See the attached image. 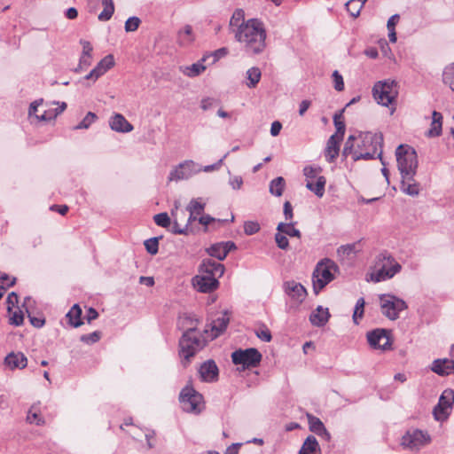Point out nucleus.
Segmentation results:
<instances>
[{"label": "nucleus", "instance_id": "2", "mask_svg": "<svg viewBox=\"0 0 454 454\" xmlns=\"http://www.w3.org/2000/svg\"><path fill=\"white\" fill-rule=\"evenodd\" d=\"M383 137L381 134L365 132L357 137L350 135L344 145L342 156H350L354 161L360 160H369L376 156L380 159L382 165H385L381 158Z\"/></svg>", "mask_w": 454, "mask_h": 454}, {"label": "nucleus", "instance_id": "58", "mask_svg": "<svg viewBox=\"0 0 454 454\" xmlns=\"http://www.w3.org/2000/svg\"><path fill=\"white\" fill-rule=\"evenodd\" d=\"M260 231V225L256 222H246L244 224V231L247 235H253Z\"/></svg>", "mask_w": 454, "mask_h": 454}, {"label": "nucleus", "instance_id": "15", "mask_svg": "<svg viewBox=\"0 0 454 454\" xmlns=\"http://www.w3.org/2000/svg\"><path fill=\"white\" fill-rule=\"evenodd\" d=\"M453 403L454 391L452 389H445L442 393L437 405L434 408L433 414L434 419L437 421L447 419Z\"/></svg>", "mask_w": 454, "mask_h": 454}, {"label": "nucleus", "instance_id": "47", "mask_svg": "<svg viewBox=\"0 0 454 454\" xmlns=\"http://www.w3.org/2000/svg\"><path fill=\"white\" fill-rule=\"evenodd\" d=\"M154 223L160 227L168 228L171 225V218L167 213H160L153 216Z\"/></svg>", "mask_w": 454, "mask_h": 454}, {"label": "nucleus", "instance_id": "33", "mask_svg": "<svg viewBox=\"0 0 454 454\" xmlns=\"http://www.w3.org/2000/svg\"><path fill=\"white\" fill-rule=\"evenodd\" d=\"M309 428L312 432L319 436H325L327 440L330 439V434L319 419L313 416H309Z\"/></svg>", "mask_w": 454, "mask_h": 454}, {"label": "nucleus", "instance_id": "48", "mask_svg": "<svg viewBox=\"0 0 454 454\" xmlns=\"http://www.w3.org/2000/svg\"><path fill=\"white\" fill-rule=\"evenodd\" d=\"M32 301L31 298L30 297H27L25 299V302L23 304L24 307H26V311L28 315V317H29V320H30V323L35 326V327H42L43 325H44V319L43 318H40V317H32L30 312H29V309L27 308V305Z\"/></svg>", "mask_w": 454, "mask_h": 454}, {"label": "nucleus", "instance_id": "54", "mask_svg": "<svg viewBox=\"0 0 454 454\" xmlns=\"http://www.w3.org/2000/svg\"><path fill=\"white\" fill-rule=\"evenodd\" d=\"M141 23V20L137 17H130L125 22V31L126 32H134L136 31L139 25Z\"/></svg>", "mask_w": 454, "mask_h": 454}, {"label": "nucleus", "instance_id": "31", "mask_svg": "<svg viewBox=\"0 0 454 454\" xmlns=\"http://www.w3.org/2000/svg\"><path fill=\"white\" fill-rule=\"evenodd\" d=\"M358 251L357 243L346 244L337 249V255L344 261L355 257Z\"/></svg>", "mask_w": 454, "mask_h": 454}, {"label": "nucleus", "instance_id": "44", "mask_svg": "<svg viewBox=\"0 0 454 454\" xmlns=\"http://www.w3.org/2000/svg\"><path fill=\"white\" fill-rule=\"evenodd\" d=\"M364 304L365 301L363 297L359 298L356 301L353 313V321L356 325L358 324L359 319H361L364 317Z\"/></svg>", "mask_w": 454, "mask_h": 454}, {"label": "nucleus", "instance_id": "24", "mask_svg": "<svg viewBox=\"0 0 454 454\" xmlns=\"http://www.w3.org/2000/svg\"><path fill=\"white\" fill-rule=\"evenodd\" d=\"M342 139L337 137V136H331L326 143L325 149V157L327 162H333L339 155L340 145Z\"/></svg>", "mask_w": 454, "mask_h": 454}, {"label": "nucleus", "instance_id": "38", "mask_svg": "<svg viewBox=\"0 0 454 454\" xmlns=\"http://www.w3.org/2000/svg\"><path fill=\"white\" fill-rule=\"evenodd\" d=\"M103 11L98 14V20L101 21L109 20L114 12V4L113 0H102Z\"/></svg>", "mask_w": 454, "mask_h": 454}, {"label": "nucleus", "instance_id": "61", "mask_svg": "<svg viewBox=\"0 0 454 454\" xmlns=\"http://www.w3.org/2000/svg\"><path fill=\"white\" fill-rule=\"evenodd\" d=\"M226 157H227V153L224 154L223 157L222 159H220L216 163L202 167V171H204V172H212V171L219 169L220 167L222 166L223 162V160Z\"/></svg>", "mask_w": 454, "mask_h": 454}, {"label": "nucleus", "instance_id": "59", "mask_svg": "<svg viewBox=\"0 0 454 454\" xmlns=\"http://www.w3.org/2000/svg\"><path fill=\"white\" fill-rule=\"evenodd\" d=\"M217 105V100L212 98H206L200 101V107L204 111L212 109Z\"/></svg>", "mask_w": 454, "mask_h": 454}, {"label": "nucleus", "instance_id": "36", "mask_svg": "<svg viewBox=\"0 0 454 454\" xmlns=\"http://www.w3.org/2000/svg\"><path fill=\"white\" fill-rule=\"evenodd\" d=\"M277 231L284 233L286 236L301 238V231L294 227V223H279Z\"/></svg>", "mask_w": 454, "mask_h": 454}, {"label": "nucleus", "instance_id": "20", "mask_svg": "<svg viewBox=\"0 0 454 454\" xmlns=\"http://www.w3.org/2000/svg\"><path fill=\"white\" fill-rule=\"evenodd\" d=\"M237 247L232 241L219 242L213 244L207 249V253L213 257L223 261L226 258L230 251L236 249Z\"/></svg>", "mask_w": 454, "mask_h": 454}, {"label": "nucleus", "instance_id": "10", "mask_svg": "<svg viewBox=\"0 0 454 454\" xmlns=\"http://www.w3.org/2000/svg\"><path fill=\"white\" fill-rule=\"evenodd\" d=\"M380 301L382 314L390 320H396L399 317L400 312L408 308L403 299L393 294H381Z\"/></svg>", "mask_w": 454, "mask_h": 454}, {"label": "nucleus", "instance_id": "23", "mask_svg": "<svg viewBox=\"0 0 454 454\" xmlns=\"http://www.w3.org/2000/svg\"><path fill=\"white\" fill-rule=\"evenodd\" d=\"M110 128L119 133H128L133 130V126L121 114H114L109 120Z\"/></svg>", "mask_w": 454, "mask_h": 454}, {"label": "nucleus", "instance_id": "27", "mask_svg": "<svg viewBox=\"0 0 454 454\" xmlns=\"http://www.w3.org/2000/svg\"><path fill=\"white\" fill-rule=\"evenodd\" d=\"M207 61V57H202L198 62L190 66L180 67V71L186 76L193 78L202 74L207 67L204 63Z\"/></svg>", "mask_w": 454, "mask_h": 454}, {"label": "nucleus", "instance_id": "51", "mask_svg": "<svg viewBox=\"0 0 454 454\" xmlns=\"http://www.w3.org/2000/svg\"><path fill=\"white\" fill-rule=\"evenodd\" d=\"M101 338V333L95 331L93 333L83 334L81 336V340L86 344H93L98 342Z\"/></svg>", "mask_w": 454, "mask_h": 454}, {"label": "nucleus", "instance_id": "32", "mask_svg": "<svg viewBox=\"0 0 454 454\" xmlns=\"http://www.w3.org/2000/svg\"><path fill=\"white\" fill-rule=\"evenodd\" d=\"M194 39L195 37L191 25H185L178 31L177 40L180 45L188 46L194 41Z\"/></svg>", "mask_w": 454, "mask_h": 454}, {"label": "nucleus", "instance_id": "63", "mask_svg": "<svg viewBox=\"0 0 454 454\" xmlns=\"http://www.w3.org/2000/svg\"><path fill=\"white\" fill-rule=\"evenodd\" d=\"M19 297L15 293H11L7 297L8 312H11L12 308L18 304Z\"/></svg>", "mask_w": 454, "mask_h": 454}, {"label": "nucleus", "instance_id": "42", "mask_svg": "<svg viewBox=\"0 0 454 454\" xmlns=\"http://www.w3.org/2000/svg\"><path fill=\"white\" fill-rule=\"evenodd\" d=\"M205 209V203L201 202V199H192L188 204L186 210L192 215H200Z\"/></svg>", "mask_w": 454, "mask_h": 454}, {"label": "nucleus", "instance_id": "5", "mask_svg": "<svg viewBox=\"0 0 454 454\" xmlns=\"http://www.w3.org/2000/svg\"><path fill=\"white\" fill-rule=\"evenodd\" d=\"M402 266L387 252L380 253L375 260L374 270L371 273V279L373 282H382L392 278L400 272Z\"/></svg>", "mask_w": 454, "mask_h": 454}, {"label": "nucleus", "instance_id": "39", "mask_svg": "<svg viewBox=\"0 0 454 454\" xmlns=\"http://www.w3.org/2000/svg\"><path fill=\"white\" fill-rule=\"evenodd\" d=\"M262 76L261 70L258 67H251L247 71V86L254 88L260 82Z\"/></svg>", "mask_w": 454, "mask_h": 454}, {"label": "nucleus", "instance_id": "41", "mask_svg": "<svg viewBox=\"0 0 454 454\" xmlns=\"http://www.w3.org/2000/svg\"><path fill=\"white\" fill-rule=\"evenodd\" d=\"M442 81L454 91V62L444 68Z\"/></svg>", "mask_w": 454, "mask_h": 454}, {"label": "nucleus", "instance_id": "13", "mask_svg": "<svg viewBox=\"0 0 454 454\" xmlns=\"http://www.w3.org/2000/svg\"><path fill=\"white\" fill-rule=\"evenodd\" d=\"M431 442V437L427 432L411 428L409 429L402 437L401 444L404 449L410 450H419Z\"/></svg>", "mask_w": 454, "mask_h": 454}, {"label": "nucleus", "instance_id": "57", "mask_svg": "<svg viewBox=\"0 0 454 454\" xmlns=\"http://www.w3.org/2000/svg\"><path fill=\"white\" fill-rule=\"evenodd\" d=\"M332 77H333L334 89L337 91H342L344 90V81H343L341 74L337 70H335L333 73Z\"/></svg>", "mask_w": 454, "mask_h": 454}, {"label": "nucleus", "instance_id": "37", "mask_svg": "<svg viewBox=\"0 0 454 454\" xmlns=\"http://www.w3.org/2000/svg\"><path fill=\"white\" fill-rule=\"evenodd\" d=\"M286 186V181L282 176H278L270 183V192L276 196L280 197L283 194Z\"/></svg>", "mask_w": 454, "mask_h": 454}, {"label": "nucleus", "instance_id": "17", "mask_svg": "<svg viewBox=\"0 0 454 454\" xmlns=\"http://www.w3.org/2000/svg\"><path fill=\"white\" fill-rule=\"evenodd\" d=\"M114 66V56L109 54L103 58L97 66L83 77L84 81H88V86L90 83H94L99 77L105 74L108 70H110Z\"/></svg>", "mask_w": 454, "mask_h": 454}, {"label": "nucleus", "instance_id": "28", "mask_svg": "<svg viewBox=\"0 0 454 454\" xmlns=\"http://www.w3.org/2000/svg\"><path fill=\"white\" fill-rule=\"evenodd\" d=\"M298 454H321V449L316 437L309 435L303 442Z\"/></svg>", "mask_w": 454, "mask_h": 454}, {"label": "nucleus", "instance_id": "4", "mask_svg": "<svg viewBox=\"0 0 454 454\" xmlns=\"http://www.w3.org/2000/svg\"><path fill=\"white\" fill-rule=\"evenodd\" d=\"M191 320V325L185 329L179 340V357L184 367L190 364L192 358L200 351L207 343L203 334L196 329V322L186 317L184 322Z\"/></svg>", "mask_w": 454, "mask_h": 454}, {"label": "nucleus", "instance_id": "21", "mask_svg": "<svg viewBox=\"0 0 454 454\" xmlns=\"http://www.w3.org/2000/svg\"><path fill=\"white\" fill-rule=\"evenodd\" d=\"M430 369L440 376L454 374V360L448 358L435 359L433 361Z\"/></svg>", "mask_w": 454, "mask_h": 454}, {"label": "nucleus", "instance_id": "50", "mask_svg": "<svg viewBox=\"0 0 454 454\" xmlns=\"http://www.w3.org/2000/svg\"><path fill=\"white\" fill-rule=\"evenodd\" d=\"M27 421L30 424H35L37 426L43 425L44 423L43 419H41L39 412L34 410L32 407L27 415Z\"/></svg>", "mask_w": 454, "mask_h": 454}, {"label": "nucleus", "instance_id": "18", "mask_svg": "<svg viewBox=\"0 0 454 454\" xmlns=\"http://www.w3.org/2000/svg\"><path fill=\"white\" fill-rule=\"evenodd\" d=\"M200 378L205 382H215L218 379L219 370L214 360L204 362L199 368Z\"/></svg>", "mask_w": 454, "mask_h": 454}, {"label": "nucleus", "instance_id": "30", "mask_svg": "<svg viewBox=\"0 0 454 454\" xmlns=\"http://www.w3.org/2000/svg\"><path fill=\"white\" fill-rule=\"evenodd\" d=\"M442 115L437 111L432 114V122L430 129L427 132L428 137H436L442 134Z\"/></svg>", "mask_w": 454, "mask_h": 454}, {"label": "nucleus", "instance_id": "22", "mask_svg": "<svg viewBox=\"0 0 454 454\" xmlns=\"http://www.w3.org/2000/svg\"><path fill=\"white\" fill-rule=\"evenodd\" d=\"M229 321L230 317L227 311L222 312L218 317L212 320L210 329L211 340L215 339L226 330Z\"/></svg>", "mask_w": 454, "mask_h": 454}, {"label": "nucleus", "instance_id": "46", "mask_svg": "<svg viewBox=\"0 0 454 454\" xmlns=\"http://www.w3.org/2000/svg\"><path fill=\"white\" fill-rule=\"evenodd\" d=\"M96 120H97V115L92 112H89L84 116V118L82 120V121L78 125H76L74 129H88Z\"/></svg>", "mask_w": 454, "mask_h": 454}, {"label": "nucleus", "instance_id": "3", "mask_svg": "<svg viewBox=\"0 0 454 454\" xmlns=\"http://www.w3.org/2000/svg\"><path fill=\"white\" fill-rule=\"evenodd\" d=\"M224 265L212 259H204L200 265L199 275L192 278L194 288L200 293H211L219 286L218 278L224 273Z\"/></svg>", "mask_w": 454, "mask_h": 454}, {"label": "nucleus", "instance_id": "34", "mask_svg": "<svg viewBox=\"0 0 454 454\" xmlns=\"http://www.w3.org/2000/svg\"><path fill=\"white\" fill-rule=\"evenodd\" d=\"M172 221H171V232L174 234H187L188 231V224H184V226H181L179 223V213H178V206L176 203L175 210L171 212Z\"/></svg>", "mask_w": 454, "mask_h": 454}, {"label": "nucleus", "instance_id": "49", "mask_svg": "<svg viewBox=\"0 0 454 454\" xmlns=\"http://www.w3.org/2000/svg\"><path fill=\"white\" fill-rule=\"evenodd\" d=\"M146 251L150 254H156L159 250V239L158 238H151L145 241L144 243Z\"/></svg>", "mask_w": 454, "mask_h": 454}, {"label": "nucleus", "instance_id": "29", "mask_svg": "<svg viewBox=\"0 0 454 454\" xmlns=\"http://www.w3.org/2000/svg\"><path fill=\"white\" fill-rule=\"evenodd\" d=\"M330 314L328 312V309H324L323 307L318 306L311 313L309 320L313 325L323 326L327 323Z\"/></svg>", "mask_w": 454, "mask_h": 454}, {"label": "nucleus", "instance_id": "6", "mask_svg": "<svg viewBox=\"0 0 454 454\" xmlns=\"http://www.w3.org/2000/svg\"><path fill=\"white\" fill-rule=\"evenodd\" d=\"M397 168L401 176H416L419 165L417 153L408 145H400L395 150Z\"/></svg>", "mask_w": 454, "mask_h": 454}, {"label": "nucleus", "instance_id": "16", "mask_svg": "<svg viewBox=\"0 0 454 454\" xmlns=\"http://www.w3.org/2000/svg\"><path fill=\"white\" fill-rule=\"evenodd\" d=\"M367 341L374 349L387 350L391 348V340L388 332L385 329H375L366 334Z\"/></svg>", "mask_w": 454, "mask_h": 454}, {"label": "nucleus", "instance_id": "7", "mask_svg": "<svg viewBox=\"0 0 454 454\" xmlns=\"http://www.w3.org/2000/svg\"><path fill=\"white\" fill-rule=\"evenodd\" d=\"M339 267L331 259L325 258L317 262L313 272V289L318 294L326 285L332 282Z\"/></svg>", "mask_w": 454, "mask_h": 454}, {"label": "nucleus", "instance_id": "52", "mask_svg": "<svg viewBox=\"0 0 454 454\" xmlns=\"http://www.w3.org/2000/svg\"><path fill=\"white\" fill-rule=\"evenodd\" d=\"M92 64V55H81L78 67L75 72H81L87 69Z\"/></svg>", "mask_w": 454, "mask_h": 454}, {"label": "nucleus", "instance_id": "1", "mask_svg": "<svg viewBox=\"0 0 454 454\" xmlns=\"http://www.w3.org/2000/svg\"><path fill=\"white\" fill-rule=\"evenodd\" d=\"M229 28L235 40L249 56L259 55L266 49L267 31L264 23L254 18L246 20L242 9L234 11L229 22Z\"/></svg>", "mask_w": 454, "mask_h": 454}, {"label": "nucleus", "instance_id": "26", "mask_svg": "<svg viewBox=\"0 0 454 454\" xmlns=\"http://www.w3.org/2000/svg\"><path fill=\"white\" fill-rule=\"evenodd\" d=\"M4 363L11 370L23 369L27 364V359L21 352H12L6 356Z\"/></svg>", "mask_w": 454, "mask_h": 454}, {"label": "nucleus", "instance_id": "45", "mask_svg": "<svg viewBox=\"0 0 454 454\" xmlns=\"http://www.w3.org/2000/svg\"><path fill=\"white\" fill-rule=\"evenodd\" d=\"M10 313L9 322L11 325L19 326L23 324L24 315L22 310L20 308H17L13 311L12 310Z\"/></svg>", "mask_w": 454, "mask_h": 454}, {"label": "nucleus", "instance_id": "25", "mask_svg": "<svg viewBox=\"0 0 454 454\" xmlns=\"http://www.w3.org/2000/svg\"><path fill=\"white\" fill-rule=\"evenodd\" d=\"M401 185L400 190L411 197H416L420 192V185L415 180V176H411L409 178H406L405 176H401Z\"/></svg>", "mask_w": 454, "mask_h": 454}, {"label": "nucleus", "instance_id": "53", "mask_svg": "<svg viewBox=\"0 0 454 454\" xmlns=\"http://www.w3.org/2000/svg\"><path fill=\"white\" fill-rule=\"evenodd\" d=\"M228 53V50L226 48H220L209 54L204 55V57H207V59H212L211 64L215 63L218 61L222 57H224Z\"/></svg>", "mask_w": 454, "mask_h": 454}, {"label": "nucleus", "instance_id": "64", "mask_svg": "<svg viewBox=\"0 0 454 454\" xmlns=\"http://www.w3.org/2000/svg\"><path fill=\"white\" fill-rule=\"evenodd\" d=\"M229 184L234 190L240 189L243 184L242 177L239 176H231L229 180Z\"/></svg>", "mask_w": 454, "mask_h": 454}, {"label": "nucleus", "instance_id": "19", "mask_svg": "<svg viewBox=\"0 0 454 454\" xmlns=\"http://www.w3.org/2000/svg\"><path fill=\"white\" fill-rule=\"evenodd\" d=\"M285 293L296 302L301 303L307 295L305 287L294 280L286 281L284 283Z\"/></svg>", "mask_w": 454, "mask_h": 454}, {"label": "nucleus", "instance_id": "62", "mask_svg": "<svg viewBox=\"0 0 454 454\" xmlns=\"http://www.w3.org/2000/svg\"><path fill=\"white\" fill-rule=\"evenodd\" d=\"M14 283H15V278L11 279L10 277L5 273H3L0 275V286H4L5 288H8V287L12 286V285H14Z\"/></svg>", "mask_w": 454, "mask_h": 454}, {"label": "nucleus", "instance_id": "12", "mask_svg": "<svg viewBox=\"0 0 454 454\" xmlns=\"http://www.w3.org/2000/svg\"><path fill=\"white\" fill-rule=\"evenodd\" d=\"M232 363L241 365L243 369L254 368L262 361V354L254 348L238 349L231 354Z\"/></svg>", "mask_w": 454, "mask_h": 454}, {"label": "nucleus", "instance_id": "40", "mask_svg": "<svg viewBox=\"0 0 454 454\" xmlns=\"http://www.w3.org/2000/svg\"><path fill=\"white\" fill-rule=\"evenodd\" d=\"M342 112H343V110L338 114H335L333 116V122H334V126L336 128V132L334 134H333L332 136H337V137L340 139H343V137L345 134V129H346L345 122L343 121Z\"/></svg>", "mask_w": 454, "mask_h": 454}, {"label": "nucleus", "instance_id": "55", "mask_svg": "<svg viewBox=\"0 0 454 454\" xmlns=\"http://www.w3.org/2000/svg\"><path fill=\"white\" fill-rule=\"evenodd\" d=\"M255 334L261 340L265 342H269L272 339L270 331L265 325L259 327L255 331Z\"/></svg>", "mask_w": 454, "mask_h": 454}, {"label": "nucleus", "instance_id": "60", "mask_svg": "<svg viewBox=\"0 0 454 454\" xmlns=\"http://www.w3.org/2000/svg\"><path fill=\"white\" fill-rule=\"evenodd\" d=\"M57 117L56 113L53 109L45 110L42 114L35 115V118L39 121H51Z\"/></svg>", "mask_w": 454, "mask_h": 454}, {"label": "nucleus", "instance_id": "43", "mask_svg": "<svg viewBox=\"0 0 454 454\" xmlns=\"http://www.w3.org/2000/svg\"><path fill=\"white\" fill-rule=\"evenodd\" d=\"M345 5L348 13L354 18L359 16L360 12L363 8V4H361L359 0H349L348 2L346 3Z\"/></svg>", "mask_w": 454, "mask_h": 454}, {"label": "nucleus", "instance_id": "14", "mask_svg": "<svg viewBox=\"0 0 454 454\" xmlns=\"http://www.w3.org/2000/svg\"><path fill=\"white\" fill-rule=\"evenodd\" d=\"M202 167L192 160H186L179 163L173 168L168 175V181L187 180L192 176L200 173Z\"/></svg>", "mask_w": 454, "mask_h": 454}, {"label": "nucleus", "instance_id": "11", "mask_svg": "<svg viewBox=\"0 0 454 454\" xmlns=\"http://www.w3.org/2000/svg\"><path fill=\"white\" fill-rule=\"evenodd\" d=\"M322 171L320 167L306 166L303 168V174L306 176V187L314 192L318 198L325 194L326 179L323 176H318Z\"/></svg>", "mask_w": 454, "mask_h": 454}, {"label": "nucleus", "instance_id": "56", "mask_svg": "<svg viewBox=\"0 0 454 454\" xmlns=\"http://www.w3.org/2000/svg\"><path fill=\"white\" fill-rule=\"evenodd\" d=\"M275 241L277 243V246L280 248V249H283V250H286L289 247V241H288V239L286 238V236L282 233V232H279L278 231L276 234H275Z\"/></svg>", "mask_w": 454, "mask_h": 454}, {"label": "nucleus", "instance_id": "8", "mask_svg": "<svg viewBox=\"0 0 454 454\" xmlns=\"http://www.w3.org/2000/svg\"><path fill=\"white\" fill-rule=\"evenodd\" d=\"M372 95L378 104L388 106L398 96V84L395 80L380 81L374 84Z\"/></svg>", "mask_w": 454, "mask_h": 454}, {"label": "nucleus", "instance_id": "9", "mask_svg": "<svg viewBox=\"0 0 454 454\" xmlns=\"http://www.w3.org/2000/svg\"><path fill=\"white\" fill-rule=\"evenodd\" d=\"M179 401L182 409L198 414L203 409V396L191 385H186L180 392Z\"/></svg>", "mask_w": 454, "mask_h": 454}, {"label": "nucleus", "instance_id": "35", "mask_svg": "<svg viewBox=\"0 0 454 454\" xmlns=\"http://www.w3.org/2000/svg\"><path fill=\"white\" fill-rule=\"evenodd\" d=\"M81 316L82 309L78 304H74L67 314L69 324L74 327H79L82 325Z\"/></svg>", "mask_w": 454, "mask_h": 454}]
</instances>
